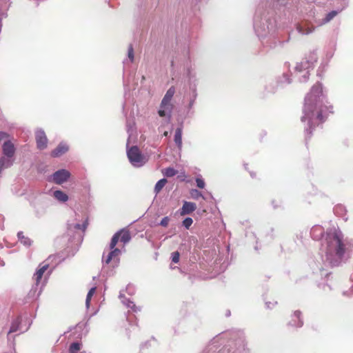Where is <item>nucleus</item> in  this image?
Segmentation results:
<instances>
[{
    "instance_id": "nucleus-35",
    "label": "nucleus",
    "mask_w": 353,
    "mask_h": 353,
    "mask_svg": "<svg viewBox=\"0 0 353 353\" xmlns=\"http://www.w3.org/2000/svg\"><path fill=\"white\" fill-rule=\"evenodd\" d=\"M14 332V330H13V329H10V332H9L10 333V332Z\"/></svg>"
},
{
    "instance_id": "nucleus-2",
    "label": "nucleus",
    "mask_w": 353,
    "mask_h": 353,
    "mask_svg": "<svg viewBox=\"0 0 353 353\" xmlns=\"http://www.w3.org/2000/svg\"><path fill=\"white\" fill-rule=\"evenodd\" d=\"M353 247L350 243L345 242L341 234L334 232L327 237V256L334 254L338 259H342L346 250Z\"/></svg>"
},
{
    "instance_id": "nucleus-20",
    "label": "nucleus",
    "mask_w": 353,
    "mask_h": 353,
    "mask_svg": "<svg viewBox=\"0 0 353 353\" xmlns=\"http://www.w3.org/2000/svg\"><path fill=\"white\" fill-rule=\"evenodd\" d=\"M172 107H173V105L171 103V101H165V99H162L161 103V108L165 109V110H168L169 112H171Z\"/></svg>"
},
{
    "instance_id": "nucleus-16",
    "label": "nucleus",
    "mask_w": 353,
    "mask_h": 353,
    "mask_svg": "<svg viewBox=\"0 0 353 353\" xmlns=\"http://www.w3.org/2000/svg\"><path fill=\"white\" fill-rule=\"evenodd\" d=\"M82 347V343L79 342H74L71 343L69 347V353H78Z\"/></svg>"
},
{
    "instance_id": "nucleus-37",
    "label": "nucleus",
    "mask_w": 353,
    "mask_h": 353,
    "mask_svg": "<svg viewBox=\"0 0 353 353\" xmlns=\"http://www.w3.org/2000/svg\"><path fill=\"white\" fill-rule=\"evenodd\" d=\"M316 229H317V228H314V229L312 230V231L314 232V231H315Z\"/></svg>"
},
{
    "instance_id": "nucleus-36",
    "label": "nucleus",
    "mask_w": 353,
    "mask_h": 353,
    "mask_svg": "<svg viewBox=\"0 0 353 353\" xmlns=\"http://www.w3.org/2000/svg\"><path fill=\"white\" fill-rule=\"evenodd\" d=\"M167 134H168V132H165L164 133V135H165V136H167Z\"/></svg>"
},
{
    "instance_id": "nucleus-17",
    "label": "nucleus",
    "mask_w": 353,
    "mask_h": 353,
    "mask_svg": "<svg viewBox=\"0 0 353 353\" xmlns=\"http://www.w3.org/2000/svg\"><path fill=\"white\" fill-rule=\"evenodd\" d=\"M17 236L19 239L20 240L21 243H23L25 245H31V240L27 237L25 236L23 232H19L17 233Z\"/></svg>"
},
{
    "instance_id": "nucleus-10",
    "label": "nucleus",
    "mask_w": 353,
    "mask_h": 353,
    "mask_svg": "<svg viewBox=\"0 0 353 353\" xmlns=\"http://www.w3.org/2000/svg\"><path fill=\"white\" fill-rule=\"evenodd\" d=\"M48 267L49 265L48 264L43 265L34 274L33 279L35 281L37 285L40 283L44 272L48 270Z\"/></svg>"
},
{
    "instance_id": "nucleus-18",
    "label": "nucleus",
    "mask_w": 353,
    "mask_h": 353,
    "mask_svg": "<svg viewBox=\"0 0 353 353\" xmlns=\"http://www.w3.org/2000/svg\"><path fill=\"white\" fill-rule=\"evenodd\" d=\"M166 183H167V180L165 179H162L159 180L155 185V187H154L155 192L157 194L159 193L163 189V188L165 186Z\"/></svg>"
},
{
    "instance_id": "nucleus-32",
    "label": "nucleus",
    "mask_w": 353,
    "mask_h": 353,
    "mask_svg": "<svg viewBox=\"0 0 353 353\" xmlns=\"http://www.w3.org/2000/svg\"><path fill=\"white\" fill-rule=\"evenodd\" d=\"M8 137V134L3 132H0V141Z\"/></svg>"
},
{
    "instance_id": "nucleus-33",
    "label": "nucleus",
    "mask_w": 353,
    "mask_h": 353,
    "mask_svg": "<svg viewBox=\"0 0 353 353\" xmlns=\"http://www.w3.org/2000/svg\"><path fill=\"white\" fill-rule=\"evenodd\" d=\"M165 110H166L165 109L161 108V109L158 112L159 115L161 117H165Z\"/></svg>"
},
{
    "instance_id": "nucleus-12",
    "label": "nucleus",
    "mask_w": 353,
    "mask_h": 353,
    "mask_svg": "<svg viewBox=\"0 0 353 353\" xmlns=\"http://www.w3.org/2000/svg\"><path fill=\"white\" fill-rule=\"evenodd\" d=\"M296 30L301 34H309L314 30V27L312 26L305 28L304 26L298 24L296 26Z\"/></svg>"
},
{
    "instance_id": "nucleus-1",
    "label": "nucleus",
    "mask_w": 353,
    "mask_h": 353,
    "mask_svg": "<svg viewBox=\"0 0 353 353\" xmlns=\"http://www.w3.org/2000/svg\"><path fill=\"white\" fill-rule=\"evenodd\" d=\"M330 113H333L332 106L325 103L321 85H314L305 99L301 121H307L310 134H312V130L324 122Z\"/></svg>"
},
{
    "instance_id": "nucleus-6",
    "label": "nucleus",
    "mask_w": 353,
    "mask_h": 353,
    "mask_svg": "<svg viewBox=\"0 0 353 353\" xmlns=\"http://www.w3.org/2000/svg\"><path fill=\"white\" fill-rule=\"evenodd\" d=\"M3 153L4 156L8 157H12L15 153V148L14 144L10 141H5L3 145Z\"/></svg>"
},
{
    "instance_id": "nucleus-31",
    "label": "nucleus",
    "mask_w": 353,
    "mask_h": 353,
    "mask_svg": "<svg viewBox=\"0 0 353 353\" xmlns=\"http://www.w3.org/2000/svg\"><path fill=\"white\" fill-rule=\"evenodd\" d=\"M128 57L130 59L131 61L134 60V50L132 46L129 47L128 49Z\"/></svg>"
},
{
    "instance_id": "nucleus-38",
    "label": "nucleus",
    "mask_w": 353,
    "mask_h": 353,
    "mask_svg": "<svg viewBox=\"0 0 353 353\" xmlns=\"http://www.w3.org/2000/svg\"><path fill=\"white\" fill-rule=\"evenodd\" d=\"M81 353H84V352H81Z\"/></svg>"
},
{
    "instance_id": "nucleus-3",
    "label": "nucleus",
    "mask_w": 353,
    "mask_h": 353,
    "mask_svg": "<svg viewBox=\"0 0 353 353\" xmlns=\"http://www.w3.org/2000/svg\"><path fill=\"white\" fill-rule=\"evenodd\" d=\"M127 154L130 163L134 166L139 167L145 163L144 157L137 146H132L128 149Z\"/></svg>"
},
{
    "instance_id": "nucleus-14",
    "label": "nucleus",
    "mask_w": 353,
    "mask_h": 353,
    "mask_svg": "<svg viewBox=\"0 0 353 353\" xmlns=\"http://www.w3.org/2000/svg\"><path fill=\"white\" fill-rule=\"evenodd\" d=\"M111 250L112 251L108 254L107 258L105 260L106 264L110 263L114 258L117 257L121 253L120 250L118 248H114Z\"/></svg>"
},
{
    "instance_id": "nucleus-9",
    "label": "nucleus",
    "mask_w": 353,
    "mask_h": 353,
    "mask_svg": "<svg viewBox=\"0 0 353 353\" xmlns=\"http://www.w3.org/2000/svg\"><path fill=\"white\" fill-rule=\"evenodd\" d=\"M68 150V147L65 144H59L54 150L51 152V156L53 157H58Z\"/></svg>"
},
{
    "instance_id": "nucleus-30",
    "label": "nucleus",
    "mask_w": 353,
    "mask_h": 353,
    "mask_svg": "<svg viewBox=\"0 0 353 353\" xmlns=\"http://www.w3.org/2000/svg\"><path fill=\"white\" fill-rule=\"evenodd\" d=\"M169 222H170V219H169V217H168V216H165V217H164V218L161 220V223H160V225H161V226H163V227H165H165H167V226L168 225Z\"/></svg>"
},
{
    "instance_id": "nucleus-21",
    "label": "nucleus",
    "mask_w": 353,
    "mask_h": 353,
    "mask_svg": "<svg viewBox=\"0 0 353 353\" xmlns=\"http://www.w3.org/2000/svg\"><path fill=\"white\" fill-rule=\"evenodd\" d=\"M119 234L117 233H115L114 234V236H112V239H111V242L110 243V249H114L115 248V246L117 244L118 241H119Z\"/></svg>"
},
{
    "instance_id": "nucleus-7",
    "label": "nucleus",
    "mask_w": 353,
    "mask_h": 353,
    "mask_svg": "<svg viewBox=\"0 0 353 353\" xmlns=\"http://www.w3.org/2000/svg\"><path fill=\"white\" fill-rule=\"evenodd\" d=\"M196 209V205L192 202L184 201L182 208L181 210L180 214L184 216L194 212Z\"/></svg>"
},
{
    "instance_id": "nucleus-4",
    "label": "nucleus",
    "mask_w": 353,
    "mask_h": 353,
    "mask_svg": "<svg viewBox=\"0 0 353 353\" xmlns=\"http://www.w3.org/2000/svg\"><path fill=\"white\" fill-rule=\"evenodd\" d=\"M70 176V173L68 170L62 169L53 174L52 180L57 184H62L69 179Z\"/></svg>"
},
{
    "instance_id": "nucleus-29",
    "label": "nucleus",
    "mask_w": 353,
    "mask_h": 353,
    "mask_svg": "<svg viewBox=\"0 0 353 353\" xmlns=\"http://www.w3.org/2000/svg\"><path fill=\"white\" fill-rule=\"evenodd\" d=\"M191 195L194 199H198L199 197H201L202 194L197 190H192L191 192Z\"/></svg>"
},
{
    "instance_id": "nucleus-25",
    "label": "nucleus",
    "mask_w": 353,
    "mask_h": 353,
    "mask_svg": "<svg viewBox=\"0 0 353 353\" xmlns=\"http://www.w3.org/2000/svg\"><path fill=\"white\" fill-rule=\"evenodd\" d=\"M193 223V220L192 218H190V217H188V218H185L183 221V225L187 228V229H189V228L192 225Z\"/></svg>"
},
{
    "instance_id": "nucleus-22",
    "label": "nucleus",
    "mask_w": 353,
    "mask_h": 353,
    "mask_svg": "<svg viewBox=\"0 0 353 353\" xmlns=\"http://www.w3.org/2000/svg\"><path fill=\"white\" fill-rule=\"evenodd\" d=\"M88 225V220L86 219L82 225L79 224V223L75 224L74 225V228L76 230H81L84 232L87 229Z\"/></svg>"
},
{
    "instance_id": "nucleus-13",
    "label": "nucleus",
    "mask_w": 353,
    "mask_h": 353,
    "mask_svg": "<svg viewBox=\"0 0 353 353\" xmlns=\"http://www.w3.org/2000/svg\"><path fill=\"white\" fill-rule=\"evenodd\" d=\"M174 142L178 148H181L182 146V129L181 128H178L175 130L174 134Z\"/></svg>"
},
{
    "instance_id": "nucleus-23",
    "label": "nucleus",
    "mask_w": 353,
    "mask_h": 353,
    "mask_svg": "<svg viewBox=\"0 0 353 353\" xmlns=\"http://www.w3.org/2000/svg\"><path fill=\"white\" fill-rule=\"evenodd\" d=\"M96 291V288H92L88 294H87V296H86V305L88 306L89 304H90V302L91 301V299H92V296H93V294H94Z\"/></svg>"
},
{
    "instance_id": "nucleus-34",
    "label": "nucleus",
    "mask_w": 353,
    "mask_h": 353,
    "mask_svg": "<svg viewBox=\"0 0 353 353\" xmlns=\"http://www.w3.org/2000/svg\"><path fill=\"white\" fill-rule=\"evenodd\" d=\"M163 99H165V101H171L172 99L170 97H168V96L165 95L164 97L163 98Z\"/></svg>"
},
{
    "instance_id": "nucleus-26",
    "label": "nucleus",
    "mask_w": 353,
    "mask_h": 353,
    "mask_svg": "<svg viewBox=\"0 0 353 353\" xmlns=\"http://www.w3.org/2000/svg\"><path fill=\"white\" fill-rule=\"evenodd\" d=\"M180 254L178 251L172 253V261L174 263H177L179 261Z\"/></svg>"
},
{
    "instance_id": "nucleus-15",
    "label": "nucleus",
    "mask_w": 353,
    "mask_h": 353,
    "mask_svg": "<svg viewBox=\"0 0 353 353\" xmlns=\"http://www.w3.org/2000/svg\"><path fill=\"white\" fill-rule=\"evenodd\" d=\"M53 194L58 201L65 202L68 200V195L61 190L54 191Z\"/></svg>"
},
{
    "instance_id": "nucleus-24",
    "label": "nucleus",
    "mask_w": 353,
    "mask_h": 353,
    "mask_svg": "<svg viewBox=\"0 0 353 353\" xmlns=\"http://www.w3.org/2000/svg\"><path fill=\"white\" fill-rule=\"evenodd\" d=\"M337 14V12L336 11H332L330 12H329L325 19L323 20V23H327L329 22L330 20H332L336 15Z\"/></svg>"
},
{
    "instance_id": "nucleus-28",
    "label": "nucleus",
    "mask_w": 353,
    "mask_h": 353,
    "mask_svg": "<svg viewBox=\"0 0 353 353\" xmlns=\"http://www.w3.org/2000/svg\"><path fill=\"white\" fill-rule=\"evenodd\" d=\"M175 93V88L174 86H172L170 87L168 91L166 92L165 94L166 96H168V97H170L171 99H172L174 94Z\"/></svg>"
},
{
    "instance_id": "nucleus-5",
    "label": "nucleus",
    "mask_w": 353,
    "mask_h": 353,
    "mask_svg": "<svg viewBox=\"0 0 353 353\" xmlns=\"http://www.w3.org/2000/svg\"><path fill=\"white\" fill-rule=\"evenodd\" d=\"M36 141L37 148L43 150L47 147L48 139L43 131H38L36 133Z\"/></svg>"
},
{
    "instance_id": "nucleus-27",
    "label": "nucleus",
    "mask_w": 353,
    "mask_h": 353,
    "mask_svg": "<svg viewBox=\"0 0 353 353\" xmlns=\"http://www.w3.org/2000/svg\"><path fill=\"white\" fill-rule=\"evenodd\" d=\"M196 185L198 188H201V189H203L205 188V181H203V179H201V178H196Z\"/></svg>"
},
{
    "instance_id": "nucleus-11",
    "label": "nucleus",
    "mask_w": 353,
    "mask_h": 353,
    "mask_svg": "<svg viewBox=\"0 0 353 353\" xmlns=\"http://www.w3.org/2000/svg\"><path fill=\"white\" fill-rule=\"evenodd\" d=\"M117 233L119 234V237L121 241L123 243H126L130 241L131 236L128 230L123 229Z\"/></svg>"
},
{
    "instance_id": "nucleus-19",
    "label": "nucleus",
    "mask_w": 353,
    "mask_h": 353,
    "mask_svg": "<svg viewBox=\"0 0 353 353\" xmlns=\"http://www.w3.org/2000/svg\"><path fill=\"white\" fill-rule=\"evenodd\" d=\"M163 175L167 177H172L177 174V171L172 168H167L162 170Z\"/></svg>"
},
{
    "instance_id": "nucleus-8",
    "label": "nucleus",
    "mask_w": 353,
    "mask_h": 353,
    "mask_svg": "<svg viewBox=\"0 0 353 353\" xmlns=\"http://www.w3.org/2000/svg\"><path fill=\"white\" fill-rule=\"evenodd\" d=\"M301 312L300 311H295L292 315L293 319L290 322L292 326L300 327L303 325V322L301 319Z\"/></svg>"
}]
</instances>
